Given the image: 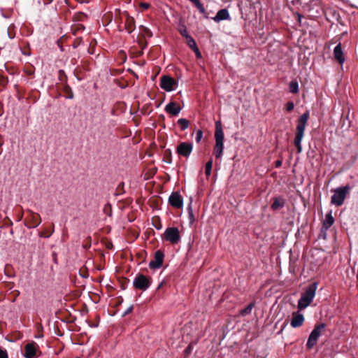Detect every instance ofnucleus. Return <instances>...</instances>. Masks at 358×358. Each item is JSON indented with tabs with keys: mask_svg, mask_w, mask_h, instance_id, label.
Wrapping results in <instances>:
<instances>
[{
	"mask_svg": "<svg viewBox=\"0 0 358 358\" xmlns=\"http://www.w3.org/2000/svg\"><path fill=\"white\" fill-rule=\"evenodd\" d=\"M349 189L350 187L348 186L336 189L333 196H331V203L337 206H341Z\"/></svg>",
	"mask_w": 358,
	"mask_h": 358,
	"instance_id": "423d86ee",
	"label": "nucleus"
},
{
	"mask_svg": "<svg viewBox=\"0 0 358 358\" xmlns=\"http://www.w3.org/2000/svg\"><path fill=\"white\" fill-rule=\"evenodd\" d=\"M133 285L135 288L145 291L150 287V281L144 275H138L134 280Z\"/></svg>",
	"mask_w": 358,
	"mask_h": 358,
	"instance_id": "6e6552de",
	"label": "nucleus"
},
{
	"mask_svg": "<svg viewBox=\"0 0 358 358\" xmlns=\"http://www.w3.org/2000/svg\"><path fill=\"white\" fill-rule=\"evenodd\" d=\"M169 203L171 206L180 208L183 206V199L178 192L172 193L169 198Z\"/></svg>",
	"mask_w": 358,
	"mask_h": 358,
	"instance_id": "9d476101",
	"label": "nucleus"
},
{
	"mask_svg": "<svg viewBox=\"0 0 358 358\" xmlns=\"http://www.w3.org/2000/svg\"><path fill=\"white\" fill-rule=\"evenodd\" d=\"M77 358H80V357H77Z\"/></svg>",
	"mask_w": 358,
	"mask_h": 358,
	"instance_id": "e433bc0d",
	"label": "nucleus"
},
{
	"mask_svg": "<svg viewBox=\"0 0 358 358\" xmlns=\"http://www.w3.org/2000/svg\"><path fill=\"white\" fill-rule=\"evenodd\" d=\"M193 145L192 143L182 142L180 143L177 148V152L178 155L185 157H188L192 153Z\"/></svg>",
	"mask_w": 358,
	"mask_h": 358,
	"instance_id": "1a4fd4ad",
	"label": "nucleus"
},
{
	"mask_svg": "<svg viewBox=\"0 0 358 358\" xmlns=\"http://www.w3.org/2000/svg\"><path fill=\"white\" fill-rule=\"evenodd\" d=\"M133 306H130L129 308H127V310L124 312L123 313V316H125L127 315H128L129 313H130L132 310H133Z\"/></svg>",
	"mask_w": 358,
	"mask_h": 358,
	"instance_id": "2f4dec72",
	"label": "nucleus"
},
{
	"mask_svg": "<svg viewBox=\"0 0 358 358\" xmlns=\"http://www.w3.org/2000/svg\"><path fill=\"white\" fill-rule=\"evenodd\" d=\"M179 31L180 33V34L184 37L186 39L187 38V37H190L191 36L188 33V31L186 28L185 26H182L180 29H179Z\"/></svg>",
	"mask_w": 358,
	"mask_h": 358,
	"instance_id": "a878e982",
	"label": "nucleus"
},
{
	"mask_svg": "<svg viewBox=\"0 0 358 358\" xmlns=\"http://www.w3.org/2000/svg\"><path fill=\"white\" fill-rule=\"evenodd\" d=\"M186 40H187V45L192 50H193L197 47L195 41L194 40V38L192 36L187 37V38Z\"/></svg>",
	"mask_w": 358,
	"mask_h": 358,
	"instance_id": "393cba45",
	"label": "nucleus"
},
{
	"mask_svg": "<svg viewBox=\"0 0 358 358\" xmlns=\"http://www.w3.org/2000/svg\"><path fill=\"white\" fill-rule=\"evenodd\" d=\"M324 328L325 324L322 323L318 324L313 329L309 336L306 344V346L308 349H312L317 344L318 338L322 335Z\"/></svg>",
	"mask_w": 358,
	"mask_h": 358,
	"instance_id": "20e7f679",
	"label": "nucleus"
},
{
	"mask_svg": "<svg viewBox=\"0 0 358 358\" xmlns=\"http://www.w3.org/2000/svg\"><path fill=\"white\" fill-rule=\"evenodd\" d=\"M317 288V282L310 284L306 288V291L301 294L298 301L297 308L299 310L305 309L310 304L315 296Z\"/></svg>",
	"mask_w": 358,
	"mask_h": 358,
	"instance_id": "f257e3e1",
	"label": "nucleus"
},
{
	"mask_svg": "<svg viewBox=\"0 0 358 358\" xmlns=\"http://www.w3.org/2000/svg\"><path fill=\"white\" fill-rule=\"evenodd\" d=\"M203 137V132L201 130H198L196 133V141L199 143Z\"/></svg>",
	"mask_w": 358,
	"mask_h": 358,
	"instance_id": "cd10ccee",
	"label": "nucleus"
},
{
	"mask_svg": "<svg viewBox=\"0 0 358 358\" xmlns=\"http://www.w3.org/2000/svg\"><path fill=\"white\" fill-rule=\"evenodd\" d=\"M304 322L303 315L299 313H292V319L290 324L293 328H297L301 327Z\"/></svg>",
	"mask_w": 358,
	"mask_h": 358,
	"instance_id": "ddd939ff",
	"label": "nucleus"
},
{
	"mask_svg": "<svg viewBox=\"0 0 358 358\" xmlns=\"http://www.w3.org/2000/svg\"><path fill=\"white\" fill-rule=\"evenodd\" d=\"M191 350H192V347L189 345H188V347L185 350V355H189L191 352Z\"/></svg>",
	"mask_w": 358,
	"mask_h": 358,
	"instance_id": "f704fd0d",
	"label": "nucleus"
},
{
	"mask_svg": "<svg viewBox=\"0 0 358 358\" xmlns=\"http://www.w3.org/2000/svg\"><path fill=\"white\" fill-rule=\"evenodd\" d=\"M192 2L194 6L197 8V9L200 11L201 13L204 15L205 17H208L206 13V10L203 4L199 0H189Z\"/></svg>",
	"mask_w": 358,
	"mask_h": 358,
	"instance_id": "6ab92c4d",
	"label": "nucleus"
},
{
	"mask_svg": "<svg viewBox=\"0 0 358 358\" xmlns=\"http://www.w3.org/2000/svg\"><path fill=\"white\" fill-rule=\"evenodd\" d=\"M192 50L196 54V56L197 58H201V52H200V51H199V48L197 47L196 48L193 49Z\"/></svg>",
	"mask_w": 358,
	"mask_h": 358,
	"instance_id": "473e14b6",
	"label": "nucleus"
},
{
	"mask_svg": "<svg viewBox=\"0 0 358 358\" xmlns=\"http://www.w3.org/2000/svg\"><path fill=\"white\" fill-rule=\"evenodd\" d=\"M178 83L171 77L164 76L161 78L160 87L166 92H171L176 90Z\"/></svg>",
	"mask_w": 358,
	"mask_h": 358,
	"instance_id": "0eeeda50",
	"label": "nucleus"
},
{
	"mask_svg": "<svg viewBox=\"0 0 358 358\" xmlns=\"http://www.w3.org/2000/svg\"><path fill=\"white\" fill-rule=\"evenodd\" d=\"M180 231L177 227H168L164 233V239L173 245H176L180 241Z\"/></svg>",
	"mask_w": 358,
	"mask_h": 358,
	"instance_id": "39448f33",
	"label": "nucleus"
},
{
	"mask_svg": "<svg viewBox=\"0 0 358 358\" xmlns=\"http://www.w3.org/2000/svg\"><path fill=\"white\" fill-rule=\"evenodd\" d=\"M230 19V15L227 9L223 8L217 13L216 15L213 17V20L216 22H219L222 20H226Z\"/></svg>",
	"mask_w": 358,
	"mask_h": 358,
	"instance_id": "dca6fc26",
	"label": "nucleus"
},
{
	"mask_svg": "<svg viewBox=\"0 0 358 358\" xmlns=\"http://www.w3.org/2000/svg\"><path fill=\"white\" fill-rule=\"evenodd\" d=\"M125 26L128 32L131 33L134 29V19L132 17L127 16Z\"/></svg>",
	"mask_w": 358,
	"mask_h": 358,
	"instance_id": "a211bd4d",
	"label": "nucleus"
},
{
	"mask_svg": "<svg viewBox=\"0 0 358 358\" xmlns=\"http://www.w3.org/2000/svg\"><path fill=\"white\" fill-rule=\"evenodd\" d=\"M187 211H188V215H189V222L192 224L194 221V216L193 214V210H192V208L191 206V203L187 207Z\"/></svg>",
	"mask_w": 358,
	"mask_h": 358,
	"instance_id": "bb28decb",
	"label": "nucleus"
},
{
	"mask_svg": "<svg viewBox=\"0 0 358 358\" xmlns=\"http://www.w3.org/2000/svg\"><path fill=\"white\" fill-rule=\"evenodd\" d=\"M294 104L292 101H289L287 103L286 105V109L287 111H291L294 109Z\"/></svg>",
	"mask_w": 358,
	"mask_h": 358,
	"instance_id": "c85d7f7f",
	"label": "nucleus"
},
{
	"mask_svg": "<svg viewBox=\"0 0 358 358\" xmlns=\"http://www.w3.org/2000/svg\"><path fill=\"white\" fill-rule=\"evenodd\" d=\"M334 222V219L331 215V213L327 214L325 216V219L323 221L322 229L327 231L329 227L332 226Z\"/></svg>",
	"mask_w": 358,
	"mask_h": 358,
	"instance_id": "f3484780",
	"label": "nucleus"
},
{
	"mask_svg": "<svg viewBox=\"0 0 358 358\" xmlns=\"http://www.w3.org/2000/svg\"><path fill=\"white\" fill-rule=\"evenodd\" d=\"M281 164H282L281 161H279V160H278V161H276V162H275V166H276V167H280V166H281Z\"/></svg>",
	"mask_w": 358,
	"mask_h": 358,
	"instance_id": "c9c22d12",
	"label": "nucleus"
},
{
	"mask_svg": "<svg viewBox=\"0 0 358 358\" xmlns=\"http://www.w3.org/2000/svg\"><path fill=\"white\" fill-rule=\"evenodd\" d=\"M164 253L161 250H157L155 254L154 260L149 263L150 268H159L163 264Z\"/></svg>",
	"mask_w": 358,
	"mask_h": 358,
	"instance_id": "9b49d317",
	"label": "nucleus"
},
{
	"mask_svg": "<svg viewBox=\"0 0 358 358\" xmlns=\"http://www.w3.org/2000/svg\"><path fill=\"white\" fill-rule=\"evenodd\" d=\"M143 29H144V31H145V33L148 36H150H150H152V33H151L150 30L149 29L146 28V27H144Z\"/></svg>",
	"mask_w": 358,
	"mask_h": 358,
	"instance_id": "72a5a7b5",
	"label": "nucleus"
},
{
	"mask_svg": "<svg viewBox=\"0 0 358 358\" xmlns=\"http://www.w3.org/2000/svg\"><path fill=\"white\" fill-rule=\"evenodd\" d=\"M215 155L217 159L221 158L223 155L224 150V132L222 128V124L220 121L215 123Z\"/></svg>",
	"mask_w": 358,
	"mask_h": 358,
	"instance_id": "7ed1b4c3",
	"label": "nucleus"
},
{
	"mask_svg": "<svg viewBox=\"0 0 358 358\" xmlns=\"http://www.w3.org/2000/svg\"><path fill=\"white\" fill-rule=\"evenodd\" d=\"M334 55L336 60H337L340 64L343 65L345 62V57L342 50L341 43H338L334 49Z\"/></svg>",
	"mask_w": 358,
	"mask_h": 358,
	"instance_id": "2eb2a0df",
	"label": "nucleus"
},
{
	"mask_svg": "<svg viewBox=\"0 0 358 358\" xmlns=\"http://www.w3.org/2000/svg\"><path fill=\"white\" fill-rule=\"evenodd\" d=\"M282 206H283V203H282L279 199L276 198V199H275L273 203L271 205V208L273 210H275Z\"/></svg>",
	"mask_w": 358,
	"mask_h": 358,
	"instance_id": "4be33fe9",
	"label": "nucleus"
},
{
	"mask_svg": "<svg viewBox=\"0 0 358 358\" xmlns=\"http://www.w3.org/2000/svg\"><path fill=\"white\" fill-rule=\"evenodd\" d=\"M139 6L143 9H148L150 8V4L148 3L141 2L140 3Z\"/></svg>",
	"mask_w": 358,
	"mask_h": 358,
	"instance_id": "7c9ffc66",
	"label": "nucleus"
},
{
	"mask_svg": "<svg viewBox=\"0 0 358 358\" xmlns=\"http://www.w3.org/2000/svg\"><path fill=\"white\" fill-rule=\"evenodd\" d=\"M212 166H213V159H210L206 164V174L207 176H209L211 174Z\"/></svg>",
	"mask_w": 358,
	"mask_h": 358,
	"instance_id": "5701e85b",
	"label": "nucleus"
},
{
	"mask_svg": "<svg viewBox=\"0 0 358 358\" xmlns=\"http://www.w3.org/2000/svg\"><path fill=\"white\" fill-rule=\"evenodd\" d=\"M289 90L292 93H297L299 92V83L296 80L291 81L289 84Z\"/></svg>",
	"mask_w": 358,
	"mask_h": 358,
	"instance_id": "412c9836",
	"label": "nucleus"
},
{
	"mask_svg": "<svg viewBox=\"0 0 358 358\" xmlns=\"http://www.w3.org/2000/svg\"><path fill=\"white\" fill-rule=\"evenodd\" d=\"M178 124L180 126L181 130L184 131L189 127V122L185 118H180L178 120Z\"/></svg>",
	"mask_w": 358,
	"mask_h": 358,
	"instance_id": "aec40b11",
	"label": "nucleus"
},
{
	"mask_svg": "<svg viewBox=\"0 0 358 358\" xmlns=\"http://www.w3.org/2000/svg\"><path fill=\"white\" fill-rule=\"evenodd\" d=\"M253 307H254V303H250L245 308H244L243 310H242L241 311V315H245L250 314L251 313Z\"/></svg>",
	"mask_w": 358,
	"mask_h": 358,
	"instance_id": "b1692460",
	"label": "nucleus"
},
{
	"mask_svg": "<svg viewBox=\"0 0 358 358\" xmlns=\"http://www.w3.org/2000/svg\"><path fill=\"white\" fill-rule=\"evenodd\" d=\"M164 110L167 113L176 116L180 113L182 108L177 103L171 101L166 105Z\"/></svg>",
	"mask_w": 358,
	"mask_h": 358,
	"instance_id": "f8f14e48",
	"label": "nucleus"
},
{
	"mask_svg": "<svg viewBox=\"0 0 358 358\" xmlns=\"http://www.w3.org/2000/svg\"><path fill=\"white\" fill-rule=\"evenodd\" d=\"M0 358H8V353L6 350L0 349Z\"/></svg>",
	"mask_w": 358,
	"mask_h": 358,
	"instance_id": "c756f323",
	"label": "nucleus"
},
{
	"mask_svg": "<svg viewBox=\"0 0 358 358\" xmlns=\"http://www.w3.org/2000/svg\"><path fill=\"white\" fill-rule=\"evenodd\" d=\"M308 117L309 112L306 111L299 119L298 124L296 127L297 133L294 138V145L297 148L298 152H301L302 150L301 143L304 135V131Z\"/></svg>",
	"mask_w": 358,
	"mask_h": 358,
	"instance_id": "f03ea898",
	"label": "nucleus"
},
{
	"mask_svg": "<svg viewBox=\"0 0 358 358\" xmlns=\"http://www.w3.org/2000/svg\"><path fill=\"white\" fill-rule=\"evenodd\" d=\"M37 347V344L34 342L27 343L24 348L25 352L24 356L26 358H33L36 355Z\"/></svg>",
	"mask_w": 358,
	"mask_h": 358,
	"instance_id": "4468645a",
	"label": "nucleus"
}]
</instances>
